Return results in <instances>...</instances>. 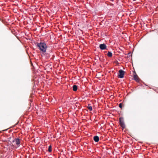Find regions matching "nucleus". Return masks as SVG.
<instances>
[{"instance_id":"f257e3e1","label":"nucleus","mask_w":158,"mask_h":158,"mask_svg":"<svg viewBox=\"0 0 158 158\" xmlns=\"http://www.w3.org/2000/svg\"><path fill=\"white\" fill-rule=\"evenodd\" d=\"M37 46L43 52H45L47 48V46L44 42L37 43Z\"/></svg>"},{"instance_id":"f03ea898","label":"nucleus","mask_w":158,"mask_h":158,"mask_svg":"<svg viewBox=\"0 0 158 158\" xmlns=\"http://www.w3.org/2000/svg\"><path fill=\"white\" fill-rule=\"evenodd\" d=\"M125 72L122 69H120L118 71V77L120 78H123L124 77Z\"/></svg>"},{"instance_id":"7ed1b4c3","label":"nucleus","mask_w":158,"mask_h":158,"mask_svg":"<svg viewBox=\"0 0 158 158\" xmlns=\"http://www.w3.org/2000/svg\"><path fill=\"white\" fill-rule=\"evenodd\" d=\"M119 123L121 126L123 128L125 127V125L123 119L120 118H119Z\"/></svg>"},{"instance_id":"20e7f679","label":"nucleus","mask_w":158,"mask_h":158,"mask_svg":"<svg viewBox=\"0 0 158 158\" xmlns=\"http://www.w3.org/2000/svg\"><path fill=\"white\" fill-rule=\"evenodd\" d=\"M21 140L19 139H15L13 141V142H15V143L17 145H19L20 143Z\"/></svg>"},{"instance_id":"39448f33","label":"nucleus","mask_w":158,"mask_h":158,"mask_svg":"<svg viewBox=\"0 0 158 158\" xmlns=\"http://www.w3.org/2000/svg\"><path fill=\"white\" fill-rule=\"evenodd\" d=\"M99 47L102 50H104L106 49V45L104 44H101L100 45Z\"/></svg>"},{"instance_id":"423d86ee","label":"nucleus","mask_w":158,"mask_h":158,"mask_svg":"<svg viewBox=\"0 0 158 158\" xmlns=\"http://www.w3.org/2000/svg\"><path fill=\"white\" fill-rule=\"evenodd\" d=\"M94 139L96 142H98L99 140V138L98 136H95L94 137Z\"/></svg>"},{"instance_id":"0eeeda50","label":"nucleus","mask_w":158,"mask_h":158,"mask_svg":"<svg viewBox=\"0 0 158 158\" xmlns=\"http://www.w3.org/2000/svg\"><path fill=\"white\" fill-rule=\"evenodd\" d=\"M73 90L74 91H77V87L76 85H73Z\"/></svg>"},{"instance_id":"6e6552de","label":"nucleus","mask_w":158,"mask_h":158,"mask_svg":"<svg viewBox=\"0 0 158 158\" xmlns=\"http://www.w3.org/2000/svg\"><path fill=\"white\" fill-rule=\"evenodd\" d=\"M134 80H135L136 81H137L138 80V76L135 74L134 75Z\"/></svg>"},{"instance_id":"1a4fd4ad","label":"nucleus","mask_w":158,"mask_h":158,"mask_svg":"<svg viewBox=\"0 0 158 158\" xmlns=\"http://www.w3.org/2000/svg\"><path fill=\"white\" fill-rule=\"evenodd\" d=\"M112 11V12H114V13H111L112 10H110H110H109V12H110V14H112V15L111 16V17H112V19H114V11Z\"/></svg>"},{"instance_id":"9d476101","label":"nucleus","mask_w":158,"mask_h":158,"mask_svg":"<svg viewBox=\"0 0 158 158\" xmlns=\"http://www.w3.org/2000/svg\"><path fill=\"white\" fill-rule=\"evenodd\" d=\"M48 151L49 152H51L52 151V146L51 145H50L48 147Z\"/></svg>"},{"instance_id":"9b49d317","label":"nucleus","mask_w":158,"mask_h":158,"mask_svg":"<svg viewBox=\"0 0 158 158\" xmlns=\"http://www.w3.org/2000/svg\"><path fill=\"white\" fill-rule=\"evenodd\" d=\"M87 108L90 111H91L92 110V108L91 106L89 105L87 107Z\"/></svg>"},{"instance_id":"f8f14e48","label":"nucleus","mask_w":158,"mask_h":158,"mask_svg":"<svg viewBox=\"0 0 158 158\" xmlns=\"http://www.w3.org/2000/svg\"><path fill=\"white\" fill-rule=\"evenodd\" d=\"M119 107L121 108L122 107V103H120L119 104Z\"/></svg>"},{"instance_id":"ddd939ff","label":"nucleus","mask_w":158,"mask_h":158,"mask_svg":"<svg viewBox=\"0 0 158 158\" xmlns=\"http://www.w3.org/2000/svg\"><path fill=\"white\" fill-rule=\"evenodd\" d=\"M112 56V53L111 52H109V57H111Z\"/></svg>"},{"instance_id":"4468645a","label":"nucleus","mask_w":158,"mask_h":158,"mask_svg":"<svg viewBox=\"0 0 158 158\" xmlns=\"http://www.w3.org/2000/svg\"><path fill=\"white\" fill-rule=\"evenodd\" d=\"M113 96L112 95H111L110 96L109 95V98H113Z\"/></svg>"},{"instance_id":"2eb2a0df","label":"nucleus","mask_w":158,"mask_h":158,"mask_svg":"<svg viewBox=\"0 0 158 158\" xmlns=\"http://www.w3.org/2000/svg\"><path fill=\"white\" fill-rule=\"evenodd\" d=\"M106 53H107V56H109V51H108L107 52H106Z\"/></svg>"},{"instance_id":"dca6fc26","label":"nucleus","mask_w":158,"mask_h":158,"mask_svg":"<svg viewBox=\"0 0 158 158\" xmlns=\"http://www.w3.org/2000/svg\"><path fill=\"white\" fill-rule=\"evenodd\" d=\"M110 2H109V6H112L113 5V4H110Z\"/></svg>"},{"instance_id":"f3484780","label":"nucleus","mask_w":158,"mask_h":158,"mask_svg":"<svg viewBox=\"0 0 158 158\" xmlns=\"http://www.w3.org/2000/svg\"><path fill=\"white\" fill-rule=\"evenodd\" d=\"M109 89H110V87H109Z\"/></svg>"}]
</instances>
